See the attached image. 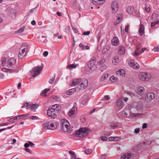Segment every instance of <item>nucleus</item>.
I'll use <instances>...</instances> for the list:
<instances>
[{
  "instance_id": "35",
  "label": "nucleus",
  "mask_w": 159,
  "mask_h": 159,
  "mask_svg": "<svg viewBox=\"0 0 159 159\" xmlns=\"http://www.w3.org/2000/svg\"><path fill=\"white\" fill-rule=\"evenodd\" d=\"M77 65H75L74 64H70L68 65L67 67V68H69V69H71L73 68H76L77 67Z\"/></svg>"
},
{
  "instance_id": "27",
  "label": "nucleus",
  "mask_w": 159,
  "mask_h": 159,
  "mask_svg": "<svg viewBox=\"0 0 159 159\" xmlns=\"http://www.w3.org/2000/svg\"><path fill=\"white\" fill-rule=\"evenodd\" d=\"M110 49V47L107 46L106 47L102 50V53L103 54H107L108 51H109Z\"/></svg>"
},
{
  "instance_id": "49",
  "label": "nucleus",
  "mask_w": 159,
  "mask_h": 159,
  "mask_svg": "<svg viewBox=\"0 0 159 159\" xmlns=\"http://www.w3.org/2000/svg\"><path fill=\"white\" fill-rule=\"evenodd\" d=\"M55 78L52 77L51 78L49 81V83L50 84H52L54 81Z\"/></svg>"
},
{
  "instance_id": "64",
  "label": "nucleus",
  "mask_w": 159,
  "mask_h": 159,
  "mask_svg": "<svg viewBox=\"0 0 159 159\" xmlns=\"http://www.w3.org/2000/svg\"><path fill=\"white\" fill-rule=\"evenodd\" d=\"M146 49V48H143L142 49L141 51L140 52V53H143L145 50Z\"/></svg>"
},
{
  "instance_id": "13",
  "label": "nucleus",
  "mask_w": 159,
  "mask_h": 159,
  "mask_svg": "<svg viewBox=\"0 0 159 159\" xmlns=\"http://www.w3.org/2000/svg\"><path fill=\"white\" fill-rule=\"evenodd\" d=\"M134 11V7L133 6H129L126 9V11L130 15L133 14Z\"/></svg>"
},
{
  "instance_id": "43",
  "label": "nucleus",
  "mask_w": 159,
  "mask_h": 159,
  "mask_svg": "<svg viewBox=\"0 0 159 159\" xmlns=\"http://www.w3.org/2000/svg\"><path fill=\"white\" fill-rule=\"evenodd\" d=\"M139 65L137 64V63H134V65L133 68L134 69H137L139 68Z\"/></svg>"
},
{
  "instance_id": "23",
  "label": "nucleus",
  "mask_w": 159,
  "mask_h": 159,
  "mask_svg": "<svg viewBox=\"0 0 159 159\" xmlns=\"http://www.w3.org/2000/svg\"><path fill=\"white\" fill-rule=\"evenodd\" d=\"M131 157L130 154L126 153L123 155L121 157V159H129Z\"/></svg>"
},
{
  "instance_id": "39",
  "label": "nucleus",
  "mask_w": 159,
  "mask_h": 159,
  "mask_svg": "<svg viewBox=\"0 0 159 159\" xmlns=\"http://www.w3.org/2000/svg\"><path fill=\"white\" fill-rule=\"evenodd\" d=\"M117 137H109L108 139L109 141H115L114 140L116 139H118Z\"/></svg>"
},
{
  "instance_id": "48",
  "label": "nucleus",
  "mask_w": 159,
  "mask_h": 159,
  "mask_svg": "<svg viewBox=\"0 0 159 159\" xmlns=\"http://www.w3.org/2000/svg\"><path fill=\"white\" fill-rule=\"evenodd\" d=\"M25 29V27L23 26L20 28V29H19L18 31L19 33H22L24 30Z\"/></svg>"
},
{
  "instance_id": "6",
  "label": "nucleus",
  "mask_w": 159,
  "mask_h": 159,
  "mask_svg": "<svg viewBox=\"0 0 159 159\" xmlns=\"http://www.w3.org/2000/svg\"><path fill=\"white\" fill-rule=\"evenodd\" d=\"M43 67L42 66H36L31 72V74L34 77L39 75L42 71Z\"/></svg>"
},
{
  "instance_id": "9",
  "label": "nucleus",
  "mask_w": 159,
  "mask_h": 159,
  "mask_svg": "<svg viewBox=\"0 0 159 159\" xmlns=\"http://www.w3.org/2000/svg\"><path fill=\"white\" fill-rule=\"evenodd\" d=\"M119 8L118 4L116 1L112 2L111 5V9L113 13H115L118 11Z\"/></svg>"
},
{
  "instance_id": "47",
  "label": "nucleus",
  "mask_w": 159,
  "mask_h": 159,
  "mask_svg": "<svg viewBox=\"0 0 159 159\" xmlns=\"http://www.w3.org/2000/svg\"><path fill=\"white\" fill-rule=\"evenodd\" d=\"M133 105H129L128 107V109L129 110H130L131 109H132V111L133 112H134V108L133 107Z\"/></svg>"
},
{
  "instance_id": "42",
  "label": "nucleus",
  "mask_w": 159,
  "mask_h": 159,
  "mask_svg": "<svg viewBox=\"0 0 159 159\" xmlns=\"http://www.w3.org/2000/svg\"><path fill=\"white\" fill-rule=\"evenodd\" d=\"M110 80L111 82H114L117 80V78L115 77L114 76H112L110 78Z\"/></svg>"
},
{
  "instance_id": "31",
  "label": "nucleus",
  "mask_w": 159,
  "mask_h": 159,
  "mask_svg": "<svg viewBox=\"0 0 159 159\" xmlns=\"http://www.w3.org/2000/svg\"><path fill=\"white\" fill-rule=\"evenodd\" d=\"M119 58L118 56H115L114 57L112 60V62L113 64L116 65L118 62Z\"/></svg>"
},
{
  "instance_id": "45",
  "label": "nucleus",
  "mask_w": 159,
  "mask_h": 159,
  "mask_svg": "<svg viewBox=\"0 0 159 159\" xmlns=\"http://www.w3.org/2000/svg\"><path fill=\"white\" fill-rule=\"evenodd\" d=\"M15 120H19L22 119L21 115H18L14 117Z\"/></svg>"
},
{
  "instance_id": "38",
  "label": "nucleus",
  "mask_w": 159,
  "mask_h": 159,
  "mask_svg": "<svg viewBox=\"0 0 159 159\" xmlns=\"http://www.w3.org/2000/svg\"><path fill=\"white\" fill-rule=\"evenodd\" d=\"M92 151L91 149H87L85 150L84 152L86 154H89L92 152Z\"/></svg>"
},
{
  "instance_id": "50",
  "label": "nucleus",
  "mask_w": 159,
  "mask_h": 159,
  "mask_svg": "<svg viewBox=\"0 0 159 159\" xmlns=\"http://www.w3.org/2000/svg\"><path fill=\"white\" fill-rule=\"evenodd\" d=\"M110 126L113 128H116L117 127V125L116 124L112 123L110 125Z\"/></svg>"
},
{
  "instance_id": "22",
  "label": "nucleus",
  "mask_w": 159,
  "mask_h": 159,
  "mask_svg": "<svg viewBox=\"0 0 159 159\" xmlns=\"http://www.w3.org/2000/svg\"><path fill=\"white\" fill-rule=\"evenodd\" d=\"M143 115V114L141 113H134L130 112V115L132 118L137 117L139 116H141Z\"/></svg>"
},
{
  "instance_id": "5",
  "label": "nucleus",
  "mask_w": 159,
  "mask_h": 159,
  "mask_svg": "<svg viewBox=\"0 0 159 159\" xmlns=\"http://www.w3.org/2000/svg\"><path fill=\"white\" fill-rule=\"evenodd\" d=\"M43 126L45 128L48 129H54L57 128L58 124L57 122H54L53 123L48 122L44 123Z\"/></svg>"
},
{
  "instance_id": "46",
  "label": "nucleus",
  "mask_w": 159,
  "mask_h": 159,
  "mask_svg": "<svg viewBox=\"0 0 159 159\" xmlns=\"http://www.w3.org/2000/svg\"><path fill=\"white\" fill-rule=\"evenodd\" d=\"M30 118L31 120H37L39 118L36 116H30Z\"/></svg>"
},
{
  "instance_id": "53",
  "label": "nucleus",
  "mask_w": 159,
  "mask_h": 159,
  "mask_svg": "<svg viewBox=\"0 0 159 159\" xmlns=\"http://www.w3.org/2000/svg\"><path fill=\"white\" fill-rule=\"evenodd\" d=\"M25 150L27 152H28L30 153H32V151L28 148H25Z\"/></svg>"
},
{
  "instance_id": "21",
  "label": "nucleus",
  "mask_w": 159,
  "mask_h": 159,
  "mask_svg": "<svg viewBox=\"0 0 159 159\" xmlns=\"http://www.w3.org/2000/svg\"><path fill=\"white\" fill-rule=\"evenodd\" d=\"M81 82V79L80 78L75 79L73 80L72 82L73 86H75Z\"/></svg>"
},
{
  "instance_id": "18",
  "label": "nucleus",
  "mask_w": 159,
  "mask_h": 159,
  "mask_svg": "<svg viewBox=\"0 0 159 159\" xmlns=\"http://www.w3.org/2000/svg\"><path fill=\"white\" fill-rule=\"evenodd\" d=\"M123 102L122 101L121 99L119 98L117 100L116 104L117 106L119 107V109H121L122 107Z\"/></svg>"
},
{
  "instance_id": "59",
  "label": "nucleus",
  "mask_w": 159,
  "mask_h": 159,
  "mask_svg": "<svg viewBox=\"0 0 159 159\" xmlns=\"http://www.w3.org/2000/svg\"><path fill=\"white\" fill-rule=\"evenodd\" d=\"M30 146L29 144L28 143H25L24 144V147L26 148H28Z\"/></svg>"
},
{
  "instance_id": "40",
  "label": "nucleus",
  "mask_w": 159,
  "mask_h": 159,
  "mask_svg": "<svg viewBox=\"0 0 159 159\" xmlns=\"http://www.w3.org/2000/svg\"><path fill=\"white\" fill-rule=\"evenodd\" d=\"M105 62V60L103 59L101 60L98 63V65L101 66L102 65H104L103 63Z\"/></svg>"
},
{
  "instance_id": "36",
  "label": "nucleus",
  "mask_w": 159,
  "mask_h": 159,
  "mask_svg": "<svg viewBox=\"0 0 159 159\" xmlns=\"http://www.w3.org/2000/svg\"><path fill=\"white\" fill-rule=\"evenodd\" d=\"M108 76V75L107 74H105L102 76L101 80L102 81L104 80Z\"/></svg>"
},
{
  "instance_id": "24",
  "label": "nucleus",
  "mask_w": 159,
  "mask_h": 159,
  "mask_svg": "<svg viewBox=\"0 0 159 159\" xmlns=\"http://www.w3.org/2000/svg\"><path fill=\"white\" fill-rule=\"evenodd\" d=\"M89 99V97H87L85 95H84L82 98V100L81 101V103L83 105L86 104L87 102L88 101Z\"/></svg>"
},
{
  "instance_id": "1",
  "label": "nucleus",
  "mask_w": 159,
  "mask_h": 159,
  "mask_svg": "<svg viewBox=\"0 0 159 159\" xmlns=\"http://www.w3.org/2000/svg\"><path fill=\"white\" fill-rule=\"evenodd\" d=\"M61 121L60 125L62 130L65 132H68L69 133H70L71 131V130H70L68 122L64 119L61 120Z\"/></svg>"
},
{
  "instance_id": "19",
  "label": "nucleus",
  "mask_w": 159,
  "mask_h": 159,
  "mask_svg": "<svg viewBox=\"0 0 159 159\" xmlns=\"http://www.w3.org/2000/svg\"><path fill=\"white\" fill-rule=\"evenodd\" d=\"M155 95L152 93H148L146 97L148 99L149 101H150L152 99H153L155 98Z\"/></svg>"
},
{
  "instance_id": "12",
  "label": "nucleus",
  "mask_w": 159,
  "mask_h": 159,
  "mask_svg": "<svg viewBox=\"0 0 159 159\" xmlns=\"http://www.w3.org/2000/svg\"><path fill=\"white\" fill-rule=\"evenodd\" d=\"M16 62V60L14 58H11L8 59L7 61V66H11Z\"/></svg>"
},
{
  "instance_id": "30",
  "label": "nucleus",
  "mask_w": 159,
  "mask_h": 159,
  "mask_svg": "<svg viewBox=\"0 0 159 159\" xmlns=\"http://www.w3.org/2000/svg\"><path fill=\"white\" fill-rule=\"evenodd\" d=\"M119 51L120 54H124L125 53V48L122 46H120L119 48Z\"/></svg>"
},
{
  "instance_id": "63",
  "label": "nucleus",
  "mask_w": 159,
  "mask_h": 159,
  "mask_svg": "<svg viewBox=\"0 0 159 159\" xmlns=\"http://www.w3.org/2000/svg\"><path fill=\"white\" fill-rule=\"evenodd\" d=\"M28 143L29 144L30 146L33 147L35 145L34 143L30 141H28Z\"/></svg>"
},
{
  "instance_id": "20",
  "label": "nucleus",
  "mask_w": 159,
  "mask_h": 159,
  "mask_svg": "<svg viewBox=\"0 0 159 159\" xmlns=\"http://www.w3.org/2000/svg\"><path fill=\"white\" fill-rule=\"evenodd\" d=\"M51 108H54L55 110H57V112L58 113L60 112L61 111V106L58 104H56L53 105Z\"/></svg>"
},
{
  "instance_id": "60",
  "label": "nucleus",
  "mask_w": 159,
  "mask_h": 159,
  "mask_svg": "<svg viewBox=\"0 0 159 159\" xmlns=\"http://www.w3.org/2000/svg\"><path fill=\"white\" fill-rule=\"evenodd\" d=\"M50 90V89H45L43 91H44V93L45 94L46 93Z\"/></svg>"
},
{
  "instance_id": "8",
  "label": "nucleus",
  "mask_w": 159,
  "mask_h": 159,
  "mask_svg": "<svg viewBox=\"0 0 159 159\" xmlns=\"http://www.w3.org/2000/svg\"><path fill=\"white\" fill-rule=\"evenodd\" d=\"M77 108L75 106H73L68 113V115L72 118H74L76 116Z\"/></svg>"
},
{
  "instance_id": "55",
  "label": "nucleus",
  "mask_w": 159,
  "mask_h": 159,
  "mask_svg": "<svg viewBox=\"0 0 159 159\" xmlns=\"http://www.w3.org/2000/svg\"><path fill=\"white\" fill-rule=\"evenodd\" d=\"M90 33V31H87L86 32H84L83 33V34L84 35H89Z\"/></svg>"
},
{
  "instance_id": "10",
  "label": "nucleus",
  "mask_w": 159,
  "mask_h": 159,
  "mask_svg": "<svg viewBox=\"0 0 159 159\" xmlns=\"http://www.w3.org/2000/svg\"><path fill=\"white\" fill-rule=\"evenodd\" d=\"M96 62V58L95 57H94L89 61L88 66L89 69H91L95 65Z\"/></svg>"
},
{
  "instance_id": "16",
  "label": "nucleus",
  "mask_w": 159,
  "mask_h": 159,
  "mask_svg": "<svg viewBox=\"0 0 159 159\" xmlns=\"http://www.w3.org/2000/svg\"><path fill=\"white\" fill-rule=\"evenodd\" d=\"M119 42V40L118 38L115 37L113 38L112 40L111 44L113 46H116L118 45Z\"/></svg>"
},
{
  "instance_id": "51",
  "label": "nucleus",
  "mask_w": 159,
  "mask_h": 159,
  "mask_svg": "<svg viewBox=\"0 0 159 159\" xmlns=\"http://www.w3.org/2000/svg\"><path fill=\"white\" fill-rule=\"evenodd\" d=\"M100 138L103 141H106L107 139V137L101 136Z\"/></svg>"
},
{
  "instance_id": "52",
  "label": "nucleus",
  "mask_w": 159,
  "mask_h": 159,
  "mask_svg": "<svg viewBox=\"0 0 159 159\" xmlns=\"http://www.w3.org/2000/svg\"><path fill=\"white\" fill-rule=\"evenodd\" d=\"M12 70L11 69H8L6 68H2V71L5 72H7L8 70Z\"/></svg>"
},
{
  "instance_id": "11",
  "label": "nucleus",
  "mask_w": 159,
  "mask_h": 159,
  "mask_svg": "<svg viewBox=\"0 0 159 159\" xmlns=\"http://www.w3.org/2000/svg\"><path fill=\"white\" fill-rule=\"evenodd\" d=\"M88 85V82L87 80L84 79L82 80L80 84L81 88H85Z\"/></svg>"
},
{
  "instance_id": "33",
  "label": "nucleus",
  "mask_w": 159,
  "mask_h": 159,
  "mask_svg": "<svg viewBox=\"0 0 159 159\" xmlns=\"http://www.w3.org/2000/svg\"><path fill=\"white\" fill-rule=\"evenodd\" d=\"M31 104H30V102L27 103L25 102L24 106H22L21 107L23 108L24 107L25 108L27 109H29L30 108V106Z\"/></svg>"
},
{
  "instance_id": "28",
  "label": "nucleus",
  "mask_w": 159,
  "mask_h": 159,
  "mask_svg": "<svg viewBox=\"0 0 159 159\" xmlns=\"http://www.w3.org/2000/svg\"><path fill=\"white\" fill-rule=\"evenodd\" d=\"M38 106L39 105L37 104H31L30 106V109L32 111H35L36 109L38 108Z\"/></svg>"
},
{
  "instance_id": "44",
  "label": "nucleus",
  "mask_w": 159,
  "mask_h": 159,
  "mask_svg": "<svg viewBox=\"0 0 159 159\" xmlns=\"http://www.w3.org/2000/svg\"><path fill=\"white\" fill-rule=\"evenodd\" d=\"M122 16H123L122 14V13H120L117 16V18H118V19H119L120 20H121L122 19Z\"/></svg>"
},
{
  "instance_id": "15",
  "label": "nucleus",
  "mask_w": 159,
  "mask_h": 159,
  "mask_svg": "<svg viewBox=\"0 0 159 159\" xmlns=\"http://www.w3.org/2000/svg\"><path fill=\"white\" fill-rule=\"evenodd\" d=\"M106 0H93L92 2L93 4L97 5L103 4Z\"/></svg>"
},
{
  "instance_id": "25",
  "label": "nucleus",
  "mask_w": 159,
  "mask_h": 159,
  "mask_svg": "<svg viewBox=\"0 0 159 159\" xmlns=\"http://www.w3.org/2000/svg\"><path fill=\"white\" fill-rule=\"evenodd\" d=\"M69 153L70 154L71 158L72 159H82L80 158H76V156L75 154V153L74 152L71 151H69Z\"/></svg>"
},
{
  "instance_id": "14",
  "label": "nucleus",
  "mask_w": 159,
  "mask_h": 159,
  "mask_svg": "<svg viewBox=\"0 0 159 159\" xmlns=\"http://www.w3.org/2000/svg\"><path fill=\"white\" fill-rule=\"evenodd\" d=\"M144 90L143 87H140L138 88L137 90H136V93L139 95H142L143 94Z\"/></svg>"
},
{
  "instance_id": "29",
  "label": "nucleus",
  "mask_w": 159,
  "mask_h": 159,
  "mask_svg": "<svg viewBox=\"0 0 159 159\" xmlns=\"http://www.w3.org/2000/svg\"><path fill=\"white\" fill-rule=\"evenodd\" d=\"M76 91V90L75 89H70L68 90V91L66 92V94L67 95H71L75 92Z\"/></svg>"
},
{
  "instance_id": "62",
  "label": "nucleus",
  "mask_w": 159,
  "mask_h": 159,
  "mask_svg": "<svg viewBox=\"0 0 159 159\" xmlns=\"http://www.w3.org/2000/svg\"><path fill=\"white\" fill-rule=\"evenodd\" d=\"M153 50L154 51H159V48L158 47H155L153 48Z\"/></svg>"
},
{
  "instance_id": "56",
  "label": "nucleus",
  "mask_w": 159,
  "mask_h": 159,
  "mask_svg": "<svg viewBox=\"0 0 159 159\" xmlns=\"http://www.w3.org/2000/svg\"><path fill=\"white\" fill-rule=\"evenodd\" d=\"M121 21V20H120L118 19V18H117V20L116 21V22H115L114 23V25H116V24H119L120 22Z\"/></svg>"
},
{
  "instance_id": "58",
  "label": "nucleus",
  "mask_w": 159,
  "mask_h": 159,
  "mask_svg": "<svg viewBox=\"0 0 159 159\" xmlns=\"http://www.w3.org/2000/svg\"><path fill=\"white\" fill-rule=\"evenodd\" d=\"M89 48H90L88 46H84L82 48V49H86L87 50H88V49H89Z\"/></svg>"
},
{
  "instance_id": "57",
  "label": "nucleus",
  "mask_w": 159,
  "mask_h": 159,
  "mask_svg": "<svg viewBox=\"0 0 159 159\" xmlns=\"http://www.w3.org/2000/svg\"><path fill=\"white\" fill-rule=\"evenodd\" d=\"M140 129L139 128H137L135 129L134 132L135 133H138L139 132Z\"/></svg>"
},
{
  "instance_id": "41",
  "label": "nucleus",
  "mask_w": 159,
  "mask_h": 159,
  "mask_svg": "<svg viewBox=\"0 0 159 159\" xmlns=\"http://www.w3.org/2000/svg\"><path fill=\"white\" fill-rule=\"evenodd\" d=\"M6 61V58L5 57H3L1 59V61L2 66H4Z\"/></svg>"
},
{
  "instance_id": "37",
  "label": "nucleus",
  "mask_w": 159,
  "mask_h": 159,
  "mask_svg": "<svg viewBox=\"0 0 159 159\" xmlns=\"http://www.w3.org/2000/svg\"><path fill=\"white\" fill-rule=\"evenodd\" d=\"M134 62L133 60H130L128 62V64L129 66L131 67H133L134 65Z\"/></svg>"
},
{
  "instance_id": "34",
  "label": "nucleus",
  "mask_w": 159,
  "mask_h": 159,
  "mask_svg": "<svg viewBox=\"0 0 159 159\" xmlns=\"http://www.w3.org/2000/svg\"><path fill=\"white\" fill-rule=\"evenodd\" d=\"M107 68V66L105 65H102L100 66L99 70L102 72L106 70Z\"/></svg>"
},
{
  "instance_id": "3",
  "label": "nucleus",
  "mask_w": 159,
  "mask_h": 159,
  "mask_svg": "<svg viewBox=\"0 0 159 159\" xmlns=\"http://www.w3.org/2000/svg\"><path fill=\"white\" fill-rule=\"evenodd\" d=\"M88 130L86 128H82L76 131L75 134L78 137L83 138L88 135Z\"/></svg>"
},
{
  "instance_id": "17",
  "label": "nucleus",
  "mask_w": 159,
  "mask_h": 159,
  "mask_svg": "<svg viewBox=\"0 0 159 159\" xmlns=\"http://www.w3.org/2000/svg\"><path fill=\"white\" fill-rule=\"evenodd\" d=\"M144 25L142 24H140V27L139 30V32L140 36H142L144 33Z\"/></svg>"
},
{
  "instance_id": "7",
  "label": "nucleus",
  "mask_w": 159,
  "mask_h": 159,
  "mask_svg": "<svg viewBox=\"0 0 159 159\" xmlns=\"http://www.w3.org/2000/svg\"><path fill=\"white\" fill-rule=\"evenodd\" d=\"M57 110H55L54 108H49L47 110V114L48 116L51 117L52 119H54L57 116V114L58 112H57Z\"/></svg>"
},
{
  "instance_id": "2",
  "label": "nucleus",
  "mask_w": 159,
  "mask_h": 159,
  "mask_svg": "<svg viewBox=\"0 0 159 159\" xmlns=\"http://www.w3.org/2000/svg\"><path fill=\"white\" fill-rule=\"evenodd\" d=\"M29 45L27 43H24L22 44V46L20 48L21 51L19 52L18 56L19 59H22L23 57L25 55L27 51Z\"/></svg>"
},
{
  "instance_id": "26",
  "label": "nucleus",
  "mask_w": 159,
  "mask_h": 159,
  "mask_svg": "<svg viewBox=\"0 0 159 159\" xmlns=\"http://www.w3.org/2000/svg\"><path fill=\"white\" fill-rule=\"evenodd\" d=\"M116 73L119 74L122 76H124L125 73V71L123 69H120L116 71Z\"/></svg>"
},
{
  "instance_id": "32",
  "label": "nucleus",
  "mask_w": 159,
  "mask_h": 159,
  "mask_svg": "<svg viewBox=\"0 0 159 159\" xmlns=\"http://www.w3.org/2000/svg\"><path fill=\"white\" fill-rule=\"evenodd\" d=\"M136 106V110H140L143 108V104L142 103H139Z\"/></svg>"
},
{
  "instance_id": "54",
  "label": "nucleus",
  "mask_w": 159,
  "mask_h": 159,
  "mask_svg": "<svg viewBox=\"0 0 159 159\" xmlns=\"http://www.w3.org/2000/svg\"><path fill=\"white\" fill-rule=\"evenodd\" d=\"M129 25H127L125 26V31L126 32H128L129 31Z\"/></svg>"
},
{
  "instance_id": "4",
  "label": "nucleus",
  "mask_w": 159,
  "mask_h": 159,
  "mask_svg": "<svg viewBox=\"0 0 159 159\" xmlns=\"http://www.w3.org/2000/svg\"><path fill=\"white\" fill-rule=\"evenodd\" d=\"M151 77V75L148 74L147 73L142 72L140 73L139 75V79L142 81H148Z\"/></svg>"
},
{
  "instance_id": "61",
  "label": "nucleus",
  "mask_w": 159,
  "mask_h": 159,
  "mask_svg": "<svg viewBox=\"0 0 159 159\" xmlns=\"http://www.w3.org/2000/svg\"><path fill=\"white\" fill-rule=\"evenodd\" d=\"M50 90V89H45L43 91H44V93L45 94L46 93Z\"/></svg>"
}]
</instances>
